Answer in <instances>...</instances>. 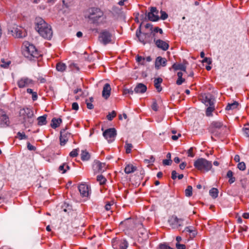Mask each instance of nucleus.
<instances>
[{"instance_id": "obj_1", "label": "nucleus", "mask_w": 249, "mask_h": 249, "mask_svg": "<svg viewBox=\"0 0 249 249\" xmlns=\"http://www.w3.org/2000/svg\"><path fill=\"white\" fill-rule=\"evenodd\" d=\"M36 30L44 38L50 39L53 36L51 27L42 18L36 19Z\"/></svg>"}, {"instance_id": "obj_2", "label": "nucleus", "mask_w": 249, "mask_h": 249, "mask_svg": "<svg viewBox=\"0 0 249 249\" xmlns=\"http://www.w3.org/2000/svg\"><path fill=\"white\" fill-rule=\"evenodd\" d=\"M20 120L24 126L31 127L34 122V113L31 108L26 107L21 109L19 111Z\"/></svg>"}, {"instance_id": "obj_3", "label": "nucleus", "mask_w": 249, "mask_h": 249, "mask_svg": "<svg viewBox=\"0 0 249 249\" xmlns=\"http://www.w3.org/2000/svg\"><path fill=\"white\" fill-rule=\"evenodd\" d=\"M195 167L201 172H208L212 168V163L204 158H199L194 163Z\"/></svg>"}, {"instance_id": "obj_4", "label": "nucleus", "mask_w": 249, "mask_h": 249, "mask_svg": "<svg viewBox=\"0 0 249 249\" xmlns=\"http://www.w3.org/2000/svg\"><path fill=\"white\" fill-rule=\"evenodd\" d=\"M22 54L30 60H33L34 58H37L40 56L35 46L30 44L28 46H25V48L22 50Z\"/></svg>"}, {"instance_id": "obj_5", "label": "nucleus", "mask_w": 249, "mask_h": 249, "mask_svg": "<svg viewBox=\"0 0 249 249\" xmlns=\"http://www.w3.org/2000/svg\"><path fill=\"white\" fill-rule=\"evenodd\" d=\"M112 34L107 30H104L100 33L99 36V41L106 45L112 42Z\"/></svg>"}, {"instance_id": "obj_6", "label": "nucleus", "mask_w": 249, "mask_h": 249, "mask_svg": "<svg viewBox=\"0 0 249 249\" xmlns=\"http://www.w3.org/2000/svg\"><path fill=\"white\" fill-rule=\"evenodd\" d=\"M103 15V13L100 9L97 8L91 9V12L90 13L89 18L92 21L93 23H97L98 20Z\"/></svg>"}, {"instance_id": "obj_7", "label": "nucleus", "mask_w": 249, "mask_h": 249, "mask_svg": "<svg viewBox=\"0 0 249 249\" xmlns=\"http://www.w3.org/2000/svg\"><path fill=\"white\" fill-rule=\"evenodd\" d=\"M112 243L114 249H126L128 246V243L125 239L119 240L117 238H115L112 239Z\"/></svg>"}, {"instance_id": "obj_8", "label": "nucleus", "mask_w": 249, "mask_h": 249, "mask_svg": "<svg viewBox=\"0 0 249 249\" xmlns=\"http://www.w3.org/2000/svg\"><path fill=\"white\" fill-rule=\"evenodd\" d=\"M183 219L178 218L176 215H172L168 220L170 226L173 229H178L179 227L182 226Z\"/></svg>"}, {"instance_id": "obj_9", "label": "nucleus", "mask_w": 249, "mask_h": 249, "mask_svg": "<svg viewBox=\"0 0 249 249\" xmlns=\"http://www.w3.org/2000/svg\"><path fill=\"white\" fill-rule=\"evenodd\" d=\"M68 127L66 126L64 129L60 131L59 140L60 144L61 146L64 145L68 141L69 139L73 137V135L71 133L66 131Z\"/></svg>"}, {"instance_id": "obj_10", "label": "nucleus", "mask_w": 249, "mask_h": 249, "mask_svg": "<svg viewBox=\"0 0 249 249\" xmlns=\"http://www.w3.org/2000/svg\"><path fill=\"white\" fill-rule=\"evenodd\" d=\"M103 135L109 142H111L114 140L117 135V131L114 128H108L103 132Z\"/></svg>"}, {"instance_id": "obj_11", "label": "nucleus", "mask_w": 249, "mask_h": 249, "mask_svg": "<svg viewBox=\"0 0 249 249\" xmlns=\"http://www.w3.org/2000/svg\"><path fill=\"white\" fill-rule=\"evenodd\" d=\"M156 11V7H150V11L147 14L146 13V16L147 17L148 20L151 21H157L160 19L159 16L155 14V12Z\"/></svg>"}, {"instance_id": "obj_12", "label": "nucleus", "mask_w": 249, "mask_h": 249, "mask_svg": "<svg viewBox=\"0 0 249 249\" xmlns=\"http://www.w3.org/2000/svg\"><path fill=\"white\" fill-rule=\"evenodd\" d=\"M93 169L96 172H103L106 169V164L105 163H102L99 161L95 160L93 165Z\"/></svg>"}, {"instance_id": "obj_13", "label": "nucleus", "mask_w": 249, "mask_h": 249, "mask_svg": "<svg viewBox=\"0 0 249 249\" xmlns=\"http://www.w3.org/2000/svg\"><path fill=\"white\" fill-rule=\"evenodd\" d=\"M142 23L140 24L139 28L136 31V36L139 39V40L143 44L146 43V38H145V33H142L141 31L142 29Z\"/></svg>"}, {"instance_id": "obj_14", "label": "nucleus", "mask_w": 249, "mask_h": 249, "mask_svg": "<svg viewBox=\"0 0 249 249\" xmlns=\"http://www.w3.org/2000/svg\"><path fill=\"white\" fill-rule=\"evenodd\" d=\"M167 64V60L165 58L161 56H158L156 58L155 61V68L159 70L160 66L165 67Z\"/></svg>"}, {"instance_id": "obj_15", "label": "nucleus", "mask_w": 249, "mask_h": 249, "mask_svg": "<svg viewBox=\"0 0 249 249\" xmlns=\"http://www.w3.org/2000/svg\"><path fill=\"white\" fill-rule=\"evenodd\" d=\"M154 41L157 47L159 48H160L163 51H166L168 49L169 45L165 41L161 39L156 40L155 39Z\"/></svg>"}, {"instance_id": "obj_16", "label": "nucleus", "mask_w": 249, "mask_h": 249, "mask_svg": "<svg viewBox=\"0 0 249 249\" xmlns=\"http://www.w3.org/2000/svg\"><path fill=\"white\" fill-rule=\"evenodd\" d=\"M78 190L83 197L88 196L89 187L86 184L81 183L78 187Z\"/></svg>"}, {"instance_id": "obj_17", "label": "nucleus", "mask_w": 249, "mask_h": 249, "mask_svg": "<svg viewBox=\"0 0 249 249\" xmlns=\"http://www.w3.org/2000/svg\"><path fill=\"white\" fill-rule=\"evenodd\" d=\"M0 126L1 127H6L9 125L10 122L9 118L6 114H2L0 116Z\"/></svg>"}, {"instance_id": "obj_18", "label": "nucleus", "mask_w": 249, "mask_h": 249, "mask_svg": "<svg viewBox=\"0 0 249 249\" xmlns=\"http://www.w3.org/2000/svg\"><path fill=\"white\" fill-rule=\"evenodd\" d=\"M111 87L108 83L105 84L102 91V96L106 99H108L110 95Z\"/></svg>"}, {"instance_id": "obj_19", "label": "nucleus", "mask_w": 249, "mask_h": 249, "mask_svg": "<svg viewBox=\"0 0 249 249\" xmlns=\"http://www.w3.org/2000/svg\"><path fill=\"white\" fill-rule=\"evenodd\" d=\"M32 83L33 81L31 79H30L28 78H21L18 81V85L19 88H23Z\"/></svg>"}, {"instance_id": "obj_20", "label": "nucleus", "mask_w": 249, "mask_h": 249, "mask_svg": "<svg viewBox=\"0 0 249 249\" xmlns=\"http://www.w3.org/2000/svg\"><path fill=\"white\" fill-rule=\"evenodd\" d=\"M209 127L214 129H218V130H221V129H223L224 128H227L226 125H223V124L222 122L219 121H215L212 122Z\"/></svg>"}, {"instance_id": "obj_21", "label": "nucleus", "mask_w": 249, "mask_h": 249, "mask_svg": "<svg viewBox=\"0 0 249 249\" xmlns=\"http://www.w3.org/2000/svg\"><path fill=\"white\" fill-rule=\"evenodd\" d=\"M147 90L146 86L142 83H139L134 88V92L136 93H143Z\"/></svg>"}, {"instance_id": "obj_22", "label": "nucleus", "mask_w": 249, "mask_h": 249, "mask_svg": "<svg viewBox=\"0 0 249 249\" xmlns=\"http://www.w3.org/2000/svg\"><path fill=\"white\" fill-rule=\"evenodd\" d=\"M204 101L206 106H214V98L211 94H208L205 97Z\"/></svg>"}, {"instance_id": "obj_23", "label": "nucleus", "mask_w": 249, "mask_h": 249, "mask_svg": "<svg viewBox=\"0 0 249 249\" xmlns=\"http://www.w3.org/2000/svg\"><path fill=\"white\" fill-rule=\"evenodd\" d=\"M171 69H173L175 71L180 70L184 72L186 71V66L182 64L174 63L169 70H171Z\"/></svg>"}, {"instance_id": "obj_24", "label": "nucleus", "mask_w": 249, "mask_h": 249, "mask_svg": "<svg viewBox=\"0 0 249 249\" xmlns=\"http://www.w3.org/2000/svg\"><path fill=\"white\" fill-rule=\"evenodd\" d=\"M154 86L157 90L158 92H160L162 90V88L160 86V84L162 82V79L160 77L155 78L154 80Z\"/></svg>"}, {"instance_id": "obj_25", "label": "nucleus", "mask_w": 249, "mask_h": 249, "mask_svg": "<svg viewBox=\"0 0 249 249\" xmlns=\"http://www.w3.org/2000/svg\"><path fill=\"white\" fill-rule=\"evenodd\" d=\"M209 132L212 135L211 136V139L213 140V136L215 137H219L221 134L220 130H218V129L213 128L212 127H209L208 128Z\"/></svg>"}, {"instance_id": "obj_26", "label": "nucleus", "mask_w": 249, "mask_h": 249, "mask_svg": "<svg viewBox=\"0 0 249 249\" xmlns=\"http://www.w3.org/2000/svg\"><path fill=\"white\" fill-rule=\"evenodd\" d=\"M47 117V115L46 114L38 117L37 119V124L38 125H43L46 124L47 123V121L46 120Z\"/></svg>"}, {"instance_id": "obj_27", "label": "nucleus", "mask_w": 249, "mask_h": 249, "mask_svg": "<svg viewBox=\"0 0 249 249\" xmlns=\"http://www.w3.org/2000/svg\"><path fill=\"white\" fill-rule=\"evenodd\" d=\"M137 170V167L132 164H127L124 168V172L129 174L133 173Z\"/></svg>"}, {"instance_id": "obj_28", "label": "nucleus", "mask_w": 249, "mask_h": 249, "mask_svg": "<svg viewBox=\"0 0 249 249\" xmlns=\"http://www.w3.org/2000/svg\"><path fill=\"white\" fill-rule=\"evenodd\" d=\"M183 231L189 232L191 234L190 235V237L191 238L195 237L197 234V232L194 230V228L191 227H186Z\"/></svg>"}, {"instance_id": "obj_29", "label": "nucleus", "mask_w": 249, "mask_h": 249, "mask_svg": "<svg viewBox=\"0 0 249 249\" xmlns=\"http://www.w3.org/2000/svg\"><path fill=\"white\" fill-rule=\"evenodd\" d=\"M81 155L82 160H88L90 157L89 153L86 150H82Z\"/></svg>"}, {"instance_id": "obj_30", "label": "nucleus", "mask_w": 249, "mask_h": 249, "mask_svg": "<svg viewBox=\"0 0 249 249\" xmlns=\"http://www.w3.org/2000/svg\"><path fill=\"white\" fill-rule=\"evenodd\" d=\"M239 105L238 102L234 101L233 103L230 104L229 103L226 107V109L229 110L231 109H233L237 107Z\"/></svg>"}, {"instance_id": "obj_31", "label": "nucleus", "mask_w": 249, "mask_h": 249, "mask_svg": "<svg viewBox=\"0 0 249 249\" xmlns=\"http://www.w3.org/2000/svg\"><path fill=\"white\" fill-rule=\"evenodd\" d=\"M177 75L178 76V79L176 81V84L178 85H180L182 84L183 82L185 81V79L182 77L183 75V73L182 72H178Z\"/></svg>"}, {"instance_id": "obj_32", "label": "nucleus", "mask_w": 249, "mask_h": 249, "mask_svg": "<svg viewBox=\"0 0 249 249\" xmlns=\"http://www.w3.org/2000/svg\"><path fill=\"white\" fill-rule=\"evenodd\" d=\"M56 68L58 71L62 72L65 70L66 66L64 63L59 62L56 64Z\"/></svg>"}, {"instance_id": "obj_33", "label": "nucleus", "mask_w": 249, "mask_h": 249, "mask_svg": "<svg viewBox=\"0 0 249 249\" xmlns=\"http://www.w3.org/2000/svg\"><path fill=\"white\" fill-rule=\"evenodd\" d=\"M209 194L212 197L215 198L218 196V190L216 188H213L210 190Z\"/></svg>"}, {"instance_id": "obj_34", "label": "nucleus", "mask_w": 249, "mask_h": 249, "mask_svg": "<svg viewBox=\"0 0 249 249\" xmlns=\"http://www.w3.org/2000/svg\"><path fill=\"white\" fill-rule=\"evenodd\" d=\"M97 181L99 182L100 185L104 184L107 180L103 175H98L97 177Z\"/></svg>"}, {"instance_id": "obj_35", "label": "nucleus", "mask_w": 249, "mask_h": 249, "mask_svg": "<svg viewBox=\"0 0 249 249\" xmlns=\"http://www.w3.org/2000/svg\"><path fill=\"white\" fill-rule=\"evenodd\" d=\"M70 167L66 163H63L59 167V171H62V173H65L68 170L70 169Z\"/></svg>"}, {"instance_id": "obj_36", "label": "nucleus", "mask_w": 249, "mask_h": 249, "mask_svg": "<svg viewBox=\"0 0 249 249\" xmlns=\"http://www.w3.org/2000/svg\"><path fill=\"white\" fill-rule=\"evenodd\" d=\"M14 32L16 33V36L18 38H22L25 36V34L19 29L16 28L15 29Z\"/></svg>"}, {"instance_id": "obj_37", "label": "nucleus", "mask_w": 249, "mask_h": 249, "mask_svg": "<svg viewBox=\"0 0 249 249\" xmlns=\"http://www.w3.org/2000/svg\"><path fill=\"white\" fill-rule=\"evenodd\" d=\"M193 188L191 186H188L185 190V195L186 196L189 197L192 195Z\"/></svg>"}, {"instance_id": "obj_38", "label": "nucleus", "mask_w": 249, "mask_h": 249, "mask_svg": "<svg viewBox=\"0 0 249 249\" xmlns=\"http://www.w3.org/2000/svg\"><path fill=\"white\" fill-rule=\"evenodd\" d=\"M1 62L0 67L3 68H8L9 65L11 64L10 61H5L4 59H1Z\"/></svg>"}, {"instance_id": "obj_39", "label": "nucleus", "mask_w": 249, "mask_h": 249, "mask_svg": "<svg viewBox=\"0 0 249 249\" xmlns=\"http://www.w3.org/2000/svg\"><path fill=\"white\" fill-rule=\"evenodd\" d=\"M133 147L132 144L128 143L127 142H125V152L127 154H129L131 152V149Z\"/></svg>"}, {"instance_id": "obj_40", "label": "nucleus", "mask_w": 249, "mask_h": 249, "mask_svg": "<svg viewBox=\"0 0 249 249\" xmlns=\"http://www.w3.org/2000/svg\"><path fill=\"white\" fill-rule=\"evenodd\" d=\"M214 110V106H209L207 107L206 111V114L207 116H210L212 115V112Z\"/></svg>"}, {"instance_id": "obj_41", "label": "nucleus", "mask_w": 249, "mask_h": 249, "mask_svg": "<svg viewBox=\"0 0 249 249\" xmlns=\"http://www.w3.org/2000/svg\"><path fill=\"white\" fill-rule=\"evenodd\" d=\"M145 41L146 43H150L151 41V36L153 35V36H155V33H153V32H151L150 33H145Z\"/></svg>"}, {"instance_id": "obj_42", "label": "nucleus", "mask_w": 249, "mask_h": 249, "mask_svg": "<svg viewBox=\"0 0 249 249\" xmlns=\"http://www.w3.org/2000/svg\"><path fill=\"white\" fill-rule=\"evenodd\" d=\"M116 116V112L115 111H112L111 112L108 113L107 116V118L109 121H111Z\"/></svg>"}, {"instance_id": "obj_43", "label": "nucleus", "mask_w": 249, "mask_h": 249, "mask_svg": "<svg viewBox=\"0 0 249 249\" xmlns=\"http://www.w3.org/2000/svg\"><path fill=\"white\" fill-rule=\"evenodd\" d=\"M243 130L244 132L245 135L247 137H249V124H246L244 127H243Z\"/></svg>"}, {"instance_id": "obj_44", "label": "nucleus", "mask_w": 249, "mask_h": 249, "mask_svg": "<svg viewBox=\"0 0 249 249\" xmlns=\"http://www.w3.org/2000/svg\"><path fill=\"white\" fill-rule=\"evenodd\" d=\"M17 138L19 140H25L27 139L28 137L24 133L18 132L17 133Z\"/></svg>"}, {"instance_id": "obj_45", "label": "nucleus", "mask_w": 249, "mask_h": 249, "mask_svg": "<svg viewBox=\"0 0 249 249\" xmlns=\"http://www.w3.org/2000/svg\"><path fill=\"white\" fill-rule=\"evenodd\" d=\"M159 249H174L166 243L160 244L159 246Z\"/></svg>"}, {"instance_id": "obj_46", "label": "nucleus", "mask_w": 249, "mask_h": 249, "mask_svg": "<svg viewBox=\"0 0 249 249\" xmlns=\"http://www.w3.org/2000/svg\"><path fill=\"white\" fill-rule=\"evenodd\" d=\"M237 168L241 171H244L246 169V164L244 162H240L237 165Z\"/></svg>"}, {"instance_id": "obj_47", "label": "nucleus", "mask_w": 249, "mask_h": 249, "mask_svg": "<svg viewBox=\"0 0 249 249\" xmlns=\"http://www.w3.org/2000/svg\"><path fill=\"white\" fill-rule=\"evenodd\" d=\"M153 104L151 106V108L153 110L157 111L158 110V106L157 101H156V99H153Z\"/></svg>"}, {"instance_id": "obj_48", "label": "nucleus", "mask_w": 249, "mask_h": 249, "mask_svg": "<svg viewBox=\"0 0 249 249\" xmlns=\"http://www.w3.org/2000/svg\"><path fill=\"white\" fill-rule=\"evenodd\" d=\"M79 151V149H73L72 151H71L70 153V156L71 157H76L78 156V152Z\"/></svg>"}, {"instance_id": "obj_49", "label": "nucleus", "mask_w": 249, "mask_h": 249, "mask_svg": "<svg viewBox=\"0 0 249 249\" xmlns=\"http://www.w3.org/2000/svg\"><path fill=\"white\" fill-rule=\"evenodd\" d=\"M160 14L161 16L160 18H161L162 20H165L168 18V14L165 11L161 10Z\"/></svg>"}, {"instance_id": "obj_50", "label": "nucleus", "mask_w": 249, "mask_h": 249, "mask_svg": "<svg viewBox=\"0 0 249 249\" xmlns=\"http://www.w3.org/2000/svg\"><path fill=\"white\" fill-rule=\"evenodd\" d=\"M155 161V158L153 156H151L149 159H145L144 162L145 163H152Z\"/></svg>"}, {"instance_id": "obj_51", "label": "nucleus", "mask_w": 249, "mask_h": 249, "mask_svg": "<svg viewBox=\"0 0 249 249\" xmlns=\"http://www.w3.org/2000/svg\"><path fill=\"white\" fill-rule=\"evenodd\" d=\"M134 90L132 89V88L129 89H124V94H131L132 95L133 94Z\"/></svg>"}, {"instance_id": "obj_52", "label": "nucleus", "mask_w": 249, "mask_h": 249, "mask_svg": "<svg viewBox=\"0 0 249 249\" xmlns=\"http://www.w3.org/2000/svg\"><path fill=\"white\" fill-rule=\"evenodd\" d=\"M202 63H207L208 64L210 65L212 63V59L210 57H205L202 61Z\"/></svg>"}, {"instance_id": "obj_53", "label": "nucleus", "mask_w": 249, "mask_h": 249, "mask_svg": "<svg viewBox=\"0 0 249 249\" xmlns=\"http://www.w3.org/2000/svg\"><path fill=\"white\" fill-rule=\"evenodd\" d=\"M86 104L88 109H92L94 108V106L93 105L92 103H89L88 99L86 100Z\"/></svg>"}, {"instance_id": "obj_54", "label": "nucleus", "mask_w": 249, "mask_h": 249, "mask_svg": "<svg viewBox=\"0 0 249 249\" xmlns=\"http://www.w3.org/2000/svg\"><path fill=\"white\" fill-rule=\"evenodd\" d=\"M194 148L191 147L187 151L188 156L190 157H194L195 156V154L193 153Z\"/></svg>"}, {"instance_id": "obj_55", "label": "nucleus", "mask_w": 249, "mask_h": 249, "mask_svg": "<svg viewBox=\"0 0 249 249\" xmlns=\"http://www.w3.org/2000/svg\"><path fill=\"white\" fill-rule=\"evenodd\" d=\"M172 160H163L162 163L164 165H170L172 164Z\"/></svg>"}, {"instance_id": "obj_56", "label": "nucleus", "mask_w": 249, "mask_h": 249, "mask_svg": "<svg viewBox=\"0 0 249 249\" xmlns=\"http://www.w3.org/2000/svg\"><path fill=\"white\" fill-rule=\"evenodd\" d=\"M176 247L177 249H186V246L185 245L180 244L178 243H176Z\"/></svg>"}, {"instance_id": "obj_57", "label": "nucleus", "mask_w": 249, "mask_h": 249, "mask_svg": "<svg viewBox=\"0 0 249 249\" xmlns=\"http://www.w3.org/2000/svg\"><path fill=\"white\" fill-rule=\"evenodd\" d=\"M72 109L74 110H78L79 109L78 104L76 102L73 103L72 104Z\"/></svg>"}, {"instance_id": "obj_58", "label": "nucleus", "mask_w": 249, "mask_h": 249, "mask_svg": "<svg viewBox=\"0 0 249 249\" xmlns=\"http://www.w3.org/2000/svg\"><path fill=\"white\" fill-rule=\"evenodd\" d=\"M171 178L173 180H175L177 178V173L175 170L172 171Z\"/></svg>"}, {"instance_id": "obj_59", "label": "nucleus", "mask_w": 249, "mask_h": 249, "mask_svg": "<svg viewBox=\"0 0 249 249\" xmlns=\"http://www.w3.org/2000/svg\"><path fill=\"white\" fill-rule=\"evenodd\" d=\"M27 148L29 150H35L36 148L31 145L29 142H27Z\"/></svg>"}, {"instance_id": "obj_60", "label": "nucleus", "mask_w": 249, "mask_h": 249, "mask_svg": "<svg viewBox=\"0 0 249 249\" xmlns=\"http://www.w3.org/2000/svg\"><path fill=\"white\" fill-rule=\"evenodd\" d=\"M51 126L53 128H56L59 126V124H57V122L56 121L54 122H52Z\"/></svg>"}, {"instance_id": "obj_61", "label": "nucleus", "mask_w": 249, "mask_h": 249, "mask_svg": "<svg viewBox=\"0 0 249 249\" xmlns=\"http://www.w3.org/2000/svg\"><path fill=\"white\" fill-rule=\"evenodd\" d=\"M54 121H56V122H57V124H58L59 125L62 123V119L61 118H53L52 120V122H54Z\"/></svg>"}, {"instance_id": "obj_62", "label": "nucleus", "mask_w": 249, "mask_h": 249, "mask_svg": "<svg viewBox=\"0 0 249 249\" xmlns=\"http://www.w3.org/2000/svg\"><path fill=\"white\" fill-rule=\"evenodd\" d=\"M233 173L232 172V171L231 170H229L228 171L226 176L227 178H230L233 177Z\"/></svg>"}, {"instance_id": "obj_63", "label": "nucleus", "mask_w": 249, "mask_h": 249, "mask_svg": "<svg viewBox=\"0 0 249 249\" xmlns=\"http://www.w3.org/2000/svg\"><path fill=\"white\" fill-rule=\"evenodd\" d=\"M154 32L155 33L159 32L160 34H162L163 33L162 30L160 28H159V27H155L154 29Z\"/></svg>"}, {"instance_id": "obj_64", "label": "nucleus", "mask_w": 249, "mask_h": 249, "mask_svg": "<svg viewBox=\"0 0 249 249\" xmlns=\"http://www.w3.org/2000/svg\"><path fill=\"white\" fill-rule=\"evenodd\" d=\"M32 100L36 101L37 99V94L36 92H34L32 94Z\"/></svg>"}]
</instances>
